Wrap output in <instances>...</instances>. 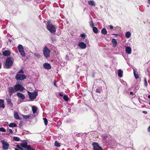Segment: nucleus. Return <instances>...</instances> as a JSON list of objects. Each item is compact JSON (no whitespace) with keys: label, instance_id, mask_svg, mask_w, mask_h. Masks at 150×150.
I'll return each instance as SVG.
<instances>
[{"label":"nucleus","instance_id":"obj_1","mask_svg":"<svg viewBox=\"0 0 150 150\" xmlns=\"http://www.w3.org/2000/svg\"><path fill=\"white\" fill-rule=\"evenodd\" d=\"M47 29L52 33L54 34L56 32V28L52 24L48 21L46 25Z\"/></svg>","mask_w":150,"mask_h":150},{"label":"nucleus","instance_id":"obj_2","mask_svg":"<svg viewBox=\"0 0 150 150\" xmlns=\"http://www.w3.org/2000/svg\"><path fill=\"white\" fill-rule=\"evenodd\" d=\"M28 92L29 99L31 101H33L35 99L38 95V92L36 91L31 93L28 91Z\"/></svg>","mask_w":150,"mask_h":150},{"label":"nucleus","instance_id":"obj_3","mask_svg":"<svg viewBox=\"0 0 150 150\" xmlns=\"http://www.w3.org/2000/svg\"><path fill=\"white\" fill-rule=\"evenodd\" d=\"M13 64V61L11 60V59L10 57H8L7 58L5 66L6 69L10 68L12 65Z\"/></svg>","mask_w":150,"mask_h":150},{"label":"nucleus","instance_id":"obj_4","mask_svg":"<svg viewBox=\"0 0 150 150\" xmlns=\"http://www.w3.org/2000/svg\"><path fill=\"white\" fill-rule=\"evenodd\" d=\"M18 49L20 54L22 57H24L25 56V53L24 50L23 46L20 44L18 46Z\"/></svg>","mask_w":150,"mask_h":150},{"label":"nucleus","instance_id":"obj_5","mask_svg":"<svg viewBox=\"0 0 150 150\" xmlns=\"http://www.w3.org/2000/svg\"><path fill=\"white\" fill-rule=\"evenodd\" d=\"M50 50L47 47V46L45 47L43 50V52L44 56L46 58H48L50 57Z\"/></svg>","mask_w":150,"mask_h":150},{"label":"nucleus","instance_id":"obj_6","mask_svg":"<svg viewBox=\"0 0 150 150\" xmlns=\"http://www.w3.org/2000/svg\"><path fill=\"white\" fill-rule=\"evenodd\" d=\"M14 88H15L16 91H22L25 90V88L23 86L19 84H17L14 86Z\"/></svg>","mask_w":150,"mask_h":150},{"label":"nucleus","instance_id":"obj_7","mask_svg":"<svg viewBox=\"0 0 150 150\" xmlns=\"http://www.w3.org/2000/svg\"><path fill=\"white\" fill-rule=\"evenodd\" d=\"M26 78V76L23 74H17L16 76V79L17 80L22 81Z\"/></svg>","mask_w":150,"mask_h":150},{"label":"nucleus","instance_id":"obj_8","mask_svg":"<svg viewBox=\"0 0 150 150\" xmlns=\"http://www.w3.org/2000/svg\"><path fill=\"white\" fill-rule=\"evenodd\" d=\"M92 145L93 146L94 150H103L102 148L98 143L94 142L93 143Z\"/></svg>","mask_w":150,"mask_h":150},{"label":"nucleus","instance_id":"obj_9","mask_svg":"<svg viewBox=\"0 0 150 150\" xmlns=\"http://www.w3.org/2000/svg\"><path fill=\"white\" fill-rule=\"evenodd\" d=\"M1 142L3 144V149L4 150H7L8 148V146H9L8 144L5 142L3 140H2L1 141Z\"/></svg>","mask_w":150,"mask_h":150},{"label":"nucleus","instance_id":"obj_10","mask_svg":"<svg viewBox=\"0 0 150 150\" xmlns=\"http://www.w3.org/2000/svg\"><path fill=\"white\" fill-rule=\"evenodd\" d=\"M16 95L18 96V98H20L19 100L21 102H22L23 100L25 98V97L24 95L21 93H16Z\"/></svg>","mask_w":150,"mask_h":150},{"label":"nucleus","instance_id":"obj_11","mask_svg":"<svg viewBox=\"0 0 150 150\" xmlns=\"http://www.w3.org/2000/svg\"><path fill=\"white\" fill-rule=\"evenodd\" d=\"M78 46L82 49H85L86 47V45L82 42H80L78 44Z\"/></svg>","mask_w":150,"mask_h":150},{"label":"nucleus","instance_id":"obj_12","mask_svg":"<svg viewBox=\"0 0 150 150\" xmlns=\"http://www.w3.org/2000/svg\"><path fill=\"white\" fill-rule=\"evenodd\" d=\"M43 67L44 68L47 70L50 69L51 68V65L47 63H45L43 65Z\"/></svg>","mask_w":150,"mask_h":150},{"label":"nucleus","instance_id":"obj_13","mask_svg":"<svg viewBox=\"0 0 150 150\" xmlns=\"http://www.w3.org/2000/svg\"><path fill=\"white\" fill-rule=\"evenodd\" d=\"M73 55L72 53H69L66 55V59L67 60H71L73 58Z\"/></svg>","mask_w":150,"mask_h":150},{"label":"nucleus","instance_id":"obj_14","mask_svg":"<svg viewBox=\"0 0 150 150\" xmlns=\"http://www.w3.org/2000/svg\"><path fill=\"white\" fill-rule=\"evenodd\" d=\"M21 145L23 147L25 148V150H26V148L29 147L30 146L28 145V143L26 142H23L21 144Z\"/></svg>","mask_w":150,"mask_h":150},{"label":"nucleus","instance_id":"obj_15","mask_svg":"<svg viewBox=\"0 0 150 150\" xmlns=\"http://www.w3.org/2000/svg\"><path fill=\"white\" fill-rule=\"evenodd\" d=\"M132 49L130 47L127 46L126 47L125 52L126 53L130 54L131 53Z\"/></svg>","mask_w":150,"mask_h":150},{"label":"nucleus","instance_id":"obj_16","mask_svg":"<svg viewBox=\"0 0 150 150\" xmlns=\"http://www.w3.org/2000/svg\"><path fill=\"white\" fill-rule=\"evenodd\" d=\"M14 117L16 119L20 120L21 118L18 115V112H17L15 111L14 113Z\"/></svg>","mask_w":150,"mask_h":150},{"label":"nucleus","instance_id":"obj_17","mask_svg":"<svg viewBox=\"0 0 150 150\" xmlns=\"http://www.w3.org/2000/svg\"><path fill=\"white\" fill-rule=\"evenodd\" d=\"M8 91L10 93H13L16 92V90L14 87H10L8 89Z\"/></svg>","mask_w":150,"mask_h":150},{"label":"nucleus","instance_id":"obj_18","mask_svg":"<svg viewBox=\"0 0 150 150\" xmlns=\"http://www.w3.org/2000/svg\"><path fill=\"white\" fill-rule=\"evenodd\" d=\"M11 54L9 50H5L3 52V54L4 56H7Z\"/></svg>","mask_w":150,"mask_h":150},{"label":"nucleus","instance_id":"obj_19","mask_svg":"<svg viewBox=\"0 0 150 150\" xmlns=\"http://www.w3.org/2000/svg\"><path fill=\"white\" fill-rule=\"evenodd\" d=\"M112 42L113 44V47H115L117 44V42L116 40L114 38L112 39Z\"/></svg>","mask_w":150,"mask_h":150},{"label":"nucleus","instance_id":"obj_20","mask_svg":"<svg viewBox=\"0 0 150 150\" xmlns=\"http://www.w3.org/2000/svg\"><path fill=\"white\" fill-rule=\"evenodd\" d=\"M123 73V72L122 71L121 69H119L118 71V76L120 77H122Z\"/></svg>","mask_w":150,"mask_h":150},{"label":"nucleus","instance_id":"obj_21","mask_svg":"<svg viewBox=\"0 0 150 150\" xmlns=\"http://www.w3.org/2000/svg\"><path fill=\"white\" fill-rule=\"evenodd\" d=\"M88 3L90 5L94 6H96V4L93 1H88Z\"/></svg>","mask_w":150,"mask_h":150},{"label":"nucleus","instance_id":"obj_22","mask_svg":"<svg viewBox=\"0 0 150 150\" xmlns=\"http://www.w3.org/2000/svg\"><path fill=\"white\" fill-rule=\"evenodd\" d=\"M4 101L3 100L0 99V108H4L5 105L4 104Z\"/></svg>","mask_w":150,"mask_h":150},{"label":"nucleus","instance_id":"obj_23","mask_svg":"<svg viewBox=\"0 0 150 150\" xmlns=\"http://www.w3.org/2000/svg\"><path fill=\"white\" fill-rule=\"evenodd\" d=\"M6 99L8 104L10 105L11 107L12 106L13 104L11 103V99L9 98H7Z\"/></svg>","mask_w":150,"mask_h":150},{"label":"nucleus","instance_id":"obj_24","mask_svg":"<svg viewBox=\"0 0 150 150\" xmlns=\"http://www.w3.org/2000/svg\"><path fill=\"white\" fill-rule=\"evenodd\" d=\"M131 36V33L129 31L125 33V36L127 38H129Z\"/></svg>","mask_w":150,"mask_h":150},{"label":"nucleus","instance_id":"obj_25","mask_svg":"<svg viewBox=\"0 0 150 150\" xmlns=\"http://www.w3.org/2000/svg\"><path fill=\"white\" fill-rule=\"evenodd\" d=\"M101 33L104 35H105L107 34V31L106 30L105 28H103L101 30Z\"/></svg>","mask_w":150,"mask_h":150},{"label":"nucleus","instance_id":"obj_26","mask_svg":"<svg viewBox=\"0 0 150 150\" xmlns=\"http://www.w3.org/2000/svg\"><path fill=\"white\" fill-rule=\"evenodd\" d=\"M136 71L134 69V77L136 79H138L139 78V76L138 74H136Z\"/></svg>","mask_w":150,"mask_h":150},{"label":"nucleus","instance_id":"obj_27","mask_svg":"<svg viewBox=\"0 0 150 150\" xmlns=\"http://www.w3.org/2000/svg\"><path fill=\"white\" fill-rule=\"evenodd\" d=\"M32 110L33 113H35L37 110V108L35 106H33L32 108Z\"/></svg>","mask_w":150,"mask_h":150},{"label":"nucleus","instance_id":"obj_28","mask_svg":"<svg viewBox=\"0 0 150 150\" xmlns=\"http://www.w3.org/2000/svg\"><path fill=\"white\" fill-rule=\"evenodd\" d=\"M10 127H16L17 126V125L14 123H11L9 125Z\"/></svg>","mask_w":150,"mask_h":150},{"label":"nucleus","instance_id":"obj_29","mask_svg":"<svg viewBox=\"0 0 150 150\" xmlns=\"http://www.w3.org/2000/svg\"><path fill=\"white\" fill-rule=\"evenodd\" d=\"M92 28L93 32L96 34L98 33V30L97 28L96 27H92Z\"/></svg>","mask_w":150,"mask_h":150},{"label":"nucleus","instance_id":"obj_30","mask_svg":"<svg viewBox=\"0 0 150 150\" xmlns=\"http://www.w3.org/2000/svg\"><path fill=\"white\" fill-rule=\"evenodd\" d=\"M22 116H23V118L25 119H28L31 116V115H23Z\"/></svg>","mask_w":150,"mask_h":150},{"label":"nucleus","instance_id":"obj_31","mask_svg":"<svg viewBox=\"0 0 150 150\" xmlns=\"http://www.w3.org/2000/svg\"><path fill=\"white\" fill-rule=\"evenodd\" d=\"M54 146L56 147H60V144L57 142V141H55L54 143Z\"/></svg>","mask_w":150,"mask_h":150},{"label":"nucleus","instance_id":"obj_32","mask_svg":"<svg viewBox=\"0 0 150 150\" xmlns=\"http://www.w3.org/2000/svg\"><path fill=\"white\" fill-rule=\"evenodd\" d=\"M13 140L15 141L18 142L20 140V139L17 137H13Z\"/></svg>","mask_w":150,"mask_h":150},{"label":"nucleus","instance_id":"obj_33","mask_svg":"<svg viewBox=\"0 0 150 150\" xmlns=\"http://www.w3.org/2000/svg\"><path fill=\"white\" fill-rule=\"evenodd\" d=\"M63 99L65 100L68 101L69 100V98L67 95H64L63 96Z\"/></svg>","mask_w":150,"mask_h":150},{"label":"nucleus","instance_id":"obj_34","mask_svg":"<svg viewBox=\"0 0 150 150\" xmlns=\"http://www.w3.org/2000/svg\"><path fill=\"white\" fill-rule=\"evenodd\" d=\"M102 137L103 139H106L108 137V135L106 134H104L102 135Z\"/></svg>","mask_w":150,"mask_h":150},{"label":"nucleus","instance_id":"obj_35","mask_svg":"<svg viewBox=\"0 0 150 150\" xmlns=\"http://www.w3.org/2000/svg\"><path fill=\"white\" fill-rule=\"evenodd\" d=\"M43 119L45 125H47L48 122L47 119L46 118H43Z\"/></svg>","mask_w":150,"mask_h":150},{"label":"nucleus","instance_id":"obj_36","mask_svg":"<svg viewBox=\"0 0 150 150\" xmlns=\"http://www.w3.org/2000/svg\"><path fill=\"white\" fill-rule=\"evenodd\" d=\"M89 23H90V26L91 27H94V23H93V21L92 20H91V21L89 22Z\"/></svg>","mask_w":150,"mask_h":150},{"label":"nucleus","instance_id":"obj_37","mask_svg":"<svg viewBox=\"0 0 150 150\" xmlns=\"http://www.w3.org/2000/svg\"><path fill=\"white\" fill-rule=\"evenodd\" d=\"M35 57H37L38 58H40V55L38 53H35L34 54Z\"/></svg>","mask_w":150,"mask_h":150},{"label":"nucleus","instance_id":"obj_38","mask_svg":"<svg viewBox=\"0 0 150 150\" xmlns=\"http://www.w3.org/2000/svg\"><path fill=\"white\" fill-rule=\"evenodd\" d=\"M148 84L147 83L146 79H144V85L145 86H147Z\"/></svg>","mask_w":150,"mask_h":150},{"label":"nucleus","instance_id":"obj_39","mask_svg":"<svg viewBox=\"0 0 150 150\" xmlns=\"http://www.w3.org/2000/svg\"><path fill=\"white\" fill-rule=\"evenodd\" d=\"M0 131L5 132H6V129L3 127L0 128Z\"/></svg>","mask_w":150,"mask_h":150},{"label":"nucleus","instance_id":"obj_40","mask_svg":"<svg viewBox=\"0 0 150 150\" xmlns=\"http://www.w3.org/2000/svg\"><path fill=\"white\" fill-rule=\"evenodd\" d=\"M26 150H35L34 149L31 147L30 146L26 148Z\"/></svg>","mask_w":150,"mask_h":150},{"label":"nucleus","instance_id":"obj_41","mask_svg":"<svg viewBox=\"0 0 150 150\" xmlns=\"http://www.w3.org/2000/svg\"><path fill=\"white\" fill-rule=\"evenodd\" d=\"M80 36L83 38V39L85 38L86 37V35H85V34L84 33H83V34H81V35H80Z\"/></svg>","mask_w":150,"mask_h":150},{"label":"nucleus","instance_id":"obj_42","mask_svg":"<svg viewBox=\"0 0 150 150\" xmlns=\"http://www.w3.org/2000/svg\"><path fill=\"white\" fill-rule=\"evenodd\" d=\"M7 130L11 133L12 134L13 132L12 130L11 129H8Z\"/></svg>","mask_w":150,"mask_h":150},{"label":"nucleus","instance_id":"obj_43","mask_svg":"<svg viewBox=\"0 0 150 150\" xmlns=\"http://www.w3.org/2000/svg\"><path fill=\"white\" fill-rule=\"evenodd\" d=\"M18 73H24V72L22 70V69H21V70H20L19 72H18Z\"/></svg>","mask_w":150,"mask_h":150},{"label":"nucleus","instance_id":"obj_44","mask_svg":"<svg viewBox=\"0 0 150 150\" xmlns=\"http://www.w3.org/2000/svg\"><path fill=\"white\" fill-rule=\"evenodd\" d=\"M59 95L61 96H63V93L62 92H60L59 93Z\"/></svg>","mask_w":150,"mask_h":150},{"label":"nucleus","instance_id":"obj_45","mask_svg":"<svg viewBox=\"0 0 150 150\" xmlns=\"http://www.w3.org/2000/svg\"><path fill=\"white\" fill-rule=\"evenodd\" d=\"M17 148H18V149H19L20 147H21L19 145H17L16 146Z\"/></svg>","mask_w":150,"mask_h":150},{"label":"nucleus","instance_id":"obj_46","mask_svg":"<svg viewBox=\"0 0 150 150\" xmlns=\"http://www.w3.org/2000/svg\"><path fill=\"white\" fill-rule=\"evenodd\" d=\"M142 112L145 114H147V112L145 111H143Z\"/></svg>","mask_w":150,"mask_h":150},{"label":"nucleus","instance_id":"obj_47","mask_svg":"<svg viewBox=\"0 0 150 150\" xmlns=\"http://www.w3.org/2000/svg\"><path fill=\"white\" fill-rule=\"evenodd\" d=\"M113 35H115L116 37H117L118 36H120V34H113Z\"/></svg>","mask_w":150,"mask_h":150},{"label":"nucleus","instance_id":"obj_48","mask_svg":"<svg viewBox=\"0 0 150 150\" xmlns=\"http://www.w3.org/2000/svg\"><path fill=\"white\" fill-rule=\"evenodd\" d=\"M96 92H97L98 93H100V90H99V89H97L96 90Z\"/></svg>","mask_w":150,"mask_h":150},{"label":"nucleus","instance_id":"obj_49","mask_svg":"<svg viewBox=\"0 0 150 150\" xmlns=\"http://www.w3.org/2000/svg\"><path fill=\"white\" fill-rule=\"evenodd\" d=\"M148 131L149 132H150V126L148 128Z\"/></svg>","mask_w":150,"mask_h":150},{"label":"nucleus","instance_id":"obj_50","mask_svg":"<svg viewBox=\"0 0 150 150\" xmlns=\"http://www.w3.org/2000/svg\"><path fill=\"white\" fill-rule=\"evenodd\" d=\"M61 34V32H58V33H57V35H60Z\"/></svg>","mask_w":150,"mask_h":150},{"label":"nucleus","instance_id":"obj_51","mask_svg":"<svg viewBox=\"0 0 150 150\" xmlns=\"http://www.w3.org/2000/svg\"><path fill=\"white\" fill-rule=\"evenodd\" d=\"M110 28L111 29H112L113 28V27L112 25H110Z\"/></svg>","mask_w":150,"mask_h":150},{"label":"nucleus","instance_id":"obj_52","mask_svg":"<svg viewBox=\"0 0 150 150\" xmlns=\"http://www.w3.org/2000/svg\"><path fill=\"white\" fill-rule=\"evenodd\" d=\"M54 86H57L56 85V83L55 81H54Z\"/></svg>","mask_w":150,"mask_h":150},{"label":"nucleus","instance_id":"obj_53","mask_svg":"<svg viewBox=\"0 0 150 150\" xmlns=\"http://www.w3.org/2000/svg\"><path fill=\"white\" fill-rule=\"evenodd\" d=\"M148 3L150 5V0H148Z\"/></svg>","mask_w":150,"mask_h":150},{"label":"nucleus","instance_id":"obj_54","mask_svg":"<svg viewBox=\"0 0 150 150\" xmlns=\"http://www.w3.org/2000/svg\"><path fill=\"white\" fill-rule=\"evenodd\" d=\"M130 94L131 95H133V92H131L130 93Z\"/></svg>","mask_w":150,"mask_h":150},{"label":"nucleus","instance_id":"obj_55","mask_svg":"<svg viewBox=\"0 0 150 150\" xmlns=\"http://www.w3.org/2000/svg\"><path fill=\"white\" fill-rule=\"evenodd\" d=\"M19 149L20 150H23V149L21 147H20Z\"/></svg>","mask_w":150,"mask_h":150},{"label":"nucleus","instance_id":"obj_56","mask_svg":"<svg viewBox=\"0 0 150 150\" xmlns=\"http://www.w3.org/2000/svg\"><path fill=\"white\" fill-rule=\"evenodd\" d=\"M148 98H149V99H150V95H148Z\"/></svg>","mask_w":150,"mask_h":150},{"label":"nucleus","instance_id":"obj_57","mask_svg":"<svg viewBox=\"0 0 150 150\" xmlns=\"http://www.w3.org/2000/svg\"><path fill=\"white\" fill-rule=\"evenodd\" d=\"M15 150H20L19 149H16V148H15Z\"/></svg>","mask_w":150,"mask_h":150},{"label":"nucleus","instance_id":"obj_58","mask_svg":"<svg viewBox=\"0 0 150 150\" xmlns=\"http://www.w3.org/2000/svg\"><path fill=\"white\" fill-rule=\"evenodd\" d=\"M8 41H9L10 42H11V40H8Z\"/></svg>","mask_w":150,"mask_h":150},{"label":"nucleus","instance_id":"obj_59","mask_svg":"<svg viewBox=\"0 0 150 150\" xmlns=\"http://www.w3.org/2000/svg\"><path fill=\"white\" fill-rule=\"evenodd\" d=\"M1 68V63H0V69Z\"/></svg>","mask_w":150,"mask_h":150},{"label":"nucleus","instance_id":"obj_60","mask_svg":"<svg viewBox=\"0 0 150 150\" xmlns=\"http://www.w3.org/2000/svg\"><path fill=\"white\" fill-rule=\"evenodd\" d=\"M149 104L150 105V102L149 103Z\"/></svg>","mask_w":150,"mask_h":150}]
</instances>
